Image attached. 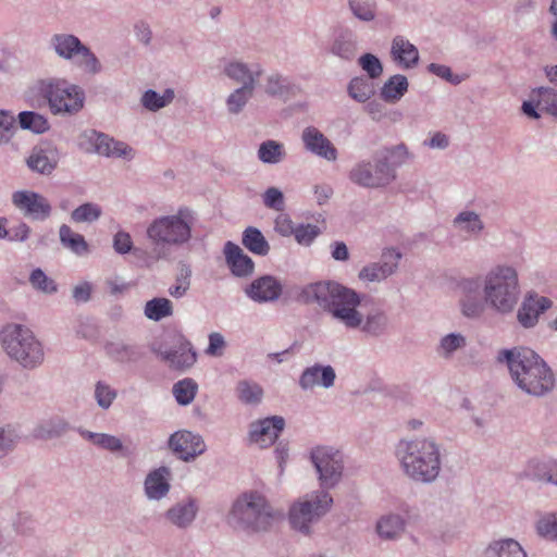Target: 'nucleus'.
<instances>
[{"instance_id":"obj_1","label":"nucleus","mask_w":557,"mask_h":557,"mask_svg":"<svg viewBox=\"0 0 557 557\" xmlns=\"http://www.w3.org/2000/svg\"><path fill=\"white\" fill-rule=\"evenodd\" d=\"M299 299L306 305H315L346 330H358L371 337H380L387 332V313L381 308H373L367 313L361 312L359 307L362 296L337 282L308 284L301 289Z\"/></svg>"},{"instance_id":"obj_2","label":"nucleus","mask_w":557,"mask_h":557,"mask_svg":"<svg viewBox=\"0 0 557 557\" xmlns=\"http://www.w3.org/2000/svg\"><path fill=\"white\" fill-rule=\"evenodd\" d=\"M459 307L468 319L481 318L486 308L499 314L511 313L520 299L521 288L517 269L508 263L491 267L482 276L461 278Z\"/></svg>"},{"instance_id":"obj_3","label":"nucleus","mask_w":557,"mask_h":557,"mask_svg":"<svg viewBox=\"0 0 557 557\" xmlns=\"http://www.w3.org/2000/svg\"><path fill=\"white\" fill-rule=\"evenodd\" d=\"M497 361L507 366L512 382L524 394L543 397L554 389V372L534 350L527 347L502 349Z\"/></svg>"},{"instance_id":"obj_4","label":"nucleus","mask_w":557,"mask_h":557,"mask_svg":"<svg viewBox=\"0 0 557 557\" xmlns=\"http://www.w3.org/2000/svg\"><path fill=\"white\" fill-rule=\"evenodd\" d=\"M196 222V212L188 207H180L173 214L153 219L146 230L152 246L151 258L156 261L170 260L174 249L190 243Z\"/></svg>"},{"instance_id":"obj_5","label":"nucleus","mask_w":557,"mask_h":557,"mask_svg":"<svg viewBox=\"0 0 557 557\" xmlns=\"http://www.w3.org/2000/svg\"><path fill=\"white\" fill-rule=\"evenodd\" d=\"M414 159V154L404 143L384 147L371 160L356 162L349 173V181L363 188L377 189L391 185L397 177V168Z\"/></svg>"},{"instance_id":"obj_6","label":"nucleus","mask_w":557,"mask_h":557,"mask_svg":"<svg viewBox=\"0 0 557 557\" xmlns=\"http://www.w3.org/2000/svg\"><path fill=\"white\" fill-rule=\"evenodd\" d=\"M396 457L404 474L416 483L432 484L442 471V447L432 437L399 441Z\"/></svg>"},{"instance_id":"obj_7","label":"nucleus","mask_w":557,"mask_h":557,"mask_svg":"<svg viewBox=\"0 0 557 557\" xmlns=\"http://www.w3.org/2000/svg\"><path fill=\"white\" fill-rule=\"evenodd\" d=\"M276 517L277 511L262 493L246 491L233 500L226 522L235 531L258 534L268 532Z\"/></svg>"},{"instance_id":"obj_8","label":"nucleus","mask_w":557,"mask_h":557,"mask_svg":"<svg viewBox=\"0 0 557 557\" xmlns=\"http://www.w3.org/2000/svg\"><path fill=\"white\" fill-rule=\"evenodd\" d=\"M5 354L25 370H35L45 361V349L34 332L21 324H8L0 333Z\"/></svg>"},{"instance_id":"obj_9","label":"nucleus","mask_w":557,"mask_h":557,"mask_svg":"<svg viewBox=\"0 0 557 557\" xmlns=\"http://www.w3.org/2000/svg\"><path fill=\"white\" fill-rule=\"evenodd\" d=\"M39 95L47 100L50 112L54 115H74L85 103V91L78 85L66 79L50 77L37 84Z\"/></svg>"},{"instance_id":"obj_10","label":"nucleus","mask_w":557,"mask_h":557,"mask_svg":"<svg viewBox=\"0 0 557 557\" xmlns=\"http://www.w3.org/2000/svg\"><path fill=\"white\" fill-rule=\"evenodd\" d=\"M49 48L59 59L74 64L87 75L96 76L103 71L96 53L74 34H53L49 39Z\"/></svg>"},{"instance_id":"obj_11","label":"nucleus","mask_w":557,"mask_h":557,"mask_svg":"<svg viewBox=\"0 0 557 557\" xmlns=\"http://www.w3.org/2000/svg\"><path fill=\"white\" fill-rule=\"evenodd\" d=\"M332 504V496L323 490L305 495L289 508L288 519L292 528L304 535H309L312 524L330 511Z\"/></svg>"},{"instance_id":"obj_12","label":"nucleus","mask_w":557,"mask_h":557,"mask_svg":"<svg viewBox=\"0 0 557 557\" xmlns=\"http://www.w3.org/2000/svg\"><path fill=\"white\" fill-rule=\"evenodd\" d=\"M310 459L323 490L338 484L343 475L344 459L337 449L329 446L314 447L310 453Z\"/></svg>"},{"instance_id":"obj_13","label":"nucleus","mask_w":557,"mask_h":557,"mask_svg":"<svg viewBox=\"0 0 557 557\" xmlns=\"http://www.w3.org/2000/svg\"><path fill=\"white\" fill-rule=\"evenodd\" d=\"M169 448L178 459L190 462L206 451V444L199 434L187 430L173 433L168 442Z\"/></svg>"},{"instance_id":"obj_14","label":"nucleus","mask_w":557,"mask_h":557,"mask_svg":"<svg viewBox=\"0 0 557 557\" xmlns=\"http://www.w3.org/2000/svg\"><path fill=\"white\" fill-rule=\"evenodd\" d=\"M401 253L395 248L384 249L381 261L363 267L358 277L362 282L380 283L393 275L399 265Z\"/></svg>"},{"instance_id":"obj_15","label":"nucleus","mask_w":557,"mask_h":557,"mask_svg":"<svg viewBox=\"0 0 557 557\" xmlns=\"http://www.w3.org/2000/svg\"><path fill=\"white\" fill-rule=\"evenodd\" d=\"M12 202L24 216L35 221H45L51 214L49 201L35 191L17 190L12 195Z\"/></svg>"},{"instance_id":"obj_16","label":"nucleus","mask_w":557,"mask_h":557,"mask_svg":"<svg viewBox=\"0 0 557 557\" xmlns=\"http://www.w3.org/2000/svg\"><path fill=\"white\" fill-rule=\"evenodd\" d=\"M336 380L335 369L331 364L314 363L301 372L298 384L302 391H312L317 387L329 389Z\"/></svg>"},{"instance_id":"obj_17","label":"nucleus","mask_w":557,"mask_h":557,"mask_svg":"<svg viewBox=\"0 0 557 557\" xmlns=\"http://www.w3.org/2000/svg\"><path fill=\"white\" fill-rule=\"evenodd\" d=\"M304 147L310 153L329 162L337 160L338 151L331 140L317 127L308 126L301 133Z\"/></svg>"},{"instance_id":"obj_18","label":"nucleus","mask_w":557,"mask_h":557,"mask_svg":"<svg viewBox=\"0 0 557 557\" xmlns=\"http://www.w3.org/2000/svg\"><path fill=\"white\" fill-rule=\"evenodd\" d=\"M281 282L272 275H263L253 280L244 289L246 296L255 302L267 304L277 300L282 295Z\"/></svg>"},{"instance_id":"obj_19","label":"nucleus","mask_w":557,"mask_h":557,"mask_svg":"<svg viewBox=\"0 0 557 557\" xmlns=\"http://www.w3.org/2000/svg\"><path fill=\"white\" fill-rule=\"evenodd\" d=\"M549 298L531 292L524 297L517 312L518 322L525 329L535 326L542 313L552 307Z\"/></svg>"},{"instance_id":"obj_20","label":"nucleus","mask_w":557,"mask_h":557,"mask_svg":"<svg viewBox=\"0 0 557 557\" xmlns=\"http://www.w3.org/2000/svg\"><path fill=\"white\" fill-rule=\"evenodd\" d=\"M199 511L197 499L186 497L173 504L165 512L166 523L180 530H186L191 527Z\"/></svg>"},{"instance_id":"obj_21","label":"nucleus","mask_w":557,"mask_h":557,"mask_svg":"<svg viewBox=\"0 0 557 557\" xmlns=\"http://www.w3.org/2000/svg\"><path fill=\"white\" fill-rule=\"evenodd\" d=\"M171 469L161 466L150 470L144 480V493L147 499L159 502L165 498L171 490Z\"/></svg>"},{"instance_id":"obj_22","label":"nucleus","mask_w":557,"mask_h":557,"mask_svg":"<svg viewBox=\"0 0 557 557\" xmlns=\"http://www.w3.org/2000/svg\"><path fill=\"white\" fill-rule=\"evenodd\" d=\"M285 421L282 417L273 416L251 423L250 440L260 447H267L275 442L283 431Z\"/></svg>"},{"instance_id":"obj_23","label":"nucleus","mask_w":557,"mask_h":557,"mask_svg":"<svg viewBox=\"0 0 557 557\" xmlns=\"http://www.w3.org/2000/svg\"><path fill=\"white\" fill-rule=\"evenodd\" d=\"M223 73L240 87H257L259 77L262 74V67L259 64L248 65L242 61H230L223 67Z\"/></svg>"},{"instance_id":"obj_24","label":"nucleus","mask_w":557,"mask_h":557,"mask_svg":"<svg viewBox=\"0 0 557 557\" xmlns=\"http://www.w3.org/2000/svg\"><path fill=\"white\" fill-rule=\"evenodd\" d=\"M391 58L401 69L410 70L419 63V50L407 38L397 35L392 40Z\"/></svg>"},{"instance_id":"obj_25","label":"nucleus","mask_w":557,"mask_h":557,"mask_svg":"<svg viewBox=\"0 0 557 557\" xmlns=\"http://www.w3.org/2000/svg\"><path fill=\"white\" fill-rule=\"evenodd\" d=\"M224 253L226 262L235 276L246 277L252 274L255 263L249 256L244 253L238 245L227 242L224 247Z\"/></svg>"},{"instance_id":"obj_26","label":"nucleus","mask_w":557,"mask_h":557,"mask_svg":"<svg viewBox=\"0 0 557 557\" xmlns=\"http://www.w3.org/2000/svg\"><path fill=\"white\" fill-rule=\"evenodd\" d=\"M104 350L110 359L120 363L137 362L143 357V352L137 345L122 339L108 342Z\"/></svg>"},{"instance_id":"obj_27","label":"nucleus","mask_w":557,"mask_h":557,"mask_svg":"<svg viewBox=\"0 0 557 557\" xmlns=\"http://www.w3.org/2000/svg\"><path fill=\"white\" fill-rule=\"evenodd\" d=\"M453 226L468 238H478L484 231L485 224L481 215L473 210H462L453 219Z\"/></svg>"},{"instance_id":"obj_28","label":"nucleus","mask_w":557,"mask_h":557,"mask_svg":"<svg viewBox=\"0 0 557 557\" xmlns=\"http://www.w3.org/2000/svg\"><path fill=\"white\" fill-rule=\"evenodd\" d=\"M160 356L172 369L185 370L190 368L197 359V355L189 342H182L176 348L160 351Z\"/></svg>"},{"instance_id":"obj_29","label":"nucleus","mask_w":557,"mask_h":557,"mask_svg":"<svg viewBox=\"0 0 557 557\" xmlns=\"http://www.w3.org/2000/svg\"><path fill=\"white\" fill-rule=\"evenodd\" d=\"M483 557H528V554L517 540L500 537L487 544Z\"/></svg>"},{"instance_id":"obj_30","label":"nucleus","mask_w":557,"mask_h":557,"mask_svg":"<svg viewBox=\"0 0 557 557\" xmlns=\"http://www.w3.org/2000/svg\"><path fill=\"white\" fill-rule=\"evenodd\" d=\"M375 531L380 539L385 541H397L406 531L401 515L387 512L381 516L375 524Z\"/></svg>"},{"instance_id":"obj_31","label":"nucleus","mask_w":557,"mask_h":557,"mask_svg":"<svg viewBox=\"0 0 557 557\" xmlns=\"http://www.w3.org/2000/svg\"><path fill=\"white\" fill-rule=\"evenodd\" d=\"M78 434L92 445L111 454L124 455L125 446L122 440L109 433L91 432L83 428H78Z\"/></svg>"},{"instance_id":"obj_32","label":"nucleus","mask_w":557,"mask_h":557,"mask_svg":"<svg viewBox=\"0 0 557 557\" xmlns=\"http://www.w3.org/2000/svg\"><path fill=\"white\" fill-rule=\"evenodd\" d=\"M96 140L100 139L98 154L108 158H123L132 160L135 156L134 149L127 144L115 140L110 136H96Z\"/></svg>"},{"instance_id":"obj_33","label":"nucleus","mask_w":557,"mask_h":557,"mask_svg":"<svg viewBox=\"0 0 557 557\" xmlns=\"http://www.w3.org/2000/svg\"><path fill=\"white\" fill-rule=\"evenodd\" d=\"M409 83L405 75L395 74L382 86L380 97L387 103L398 102L408 91Z\"/></svg>"},{"instance_id":"obj_34","label":"nucleus","mask_w":557,"mask_h":557,"mask_svg":"<svg viewBox=\"0 0 557 557\" xmlns=\"http://www.w3.org/2000/svg\"><path fill=\"white\" fill-rule=\"evenodd\" d=\"M61 245L77 257L88 255L89 246L84 236L75 233L69 225L62 224L59 228Z\"/></svg>"},{"instance_id":"obj_35","label":"nucleus","mask_w":557,"mask_h":557,"mask_svg":"<svg viewBox=\"0 0 557 557\" xmlns=\"http://www.w3.org/2000/svg\"><path fill=\"white\" fill-rule=\"evenodd\" d=\"M294 90L295 85L278 72H272L265 77L264 92L268 96L286 99L295 94Z\"/></svg>"},{"instance_id":"obj_36","label":"nucleus","mask_w":557,"mask_h":557,"mask_svg":"<svg viewBox=\"0 0 557 557\" xmlns=\"http://www.w3.org/2000/svg\"><path fill=\"white\" fill-rule=\"evenodd\" d=\"M71 429L70 423L61 417L50 418L35 429V436L39 440H53L63 436Z\"/></svg>"},{"instance_id":"obj_37","label":"nucleus","mask_w":557,"mask_h":557,"mask_svg":"<svg viewBox=\"0 0 557 557\" xmlns=\"http://www.w3.org/2000/svg\"><path fill=\"white\" fill-rule=\"evenodd\" d=\"M242 243L250 252L262 257L267 256L271 249L262 232L255 226L245 228Z\"/></svg>"},{"instance_id":"obj_38","label":"nucleus","mask_w":557,"mask_h":557,"mask_svg":"<svg viewBox=\"0 0 557 557\" xmlns=\"http://www.w3.org/2000/svg\"><path fill=\"white\" fill-rule=\"evenodd\" d=\"M235 392L238 400L248 406H257L263 398L261 385L250 380L238 381Z\"/></svg>"},{"instance_id":"obj_39","label":"nucleus","mask_w":557,"mask_h":557,"mask_svg":"<svg viewBox=\"0 0 557 557\" xmlns=\"http://www.w3.org/2000/svg\"><path fill=\"white\" fill-rule=\"evenodd\" d=\"M175 92L172 88H166L162 94L153 89L146 90L140 98L141 106L151 112H157L173 102Z\"/></svg>"},{"instance_id":"obj_40","label":"nucleus","mask_w":557,"mask_h":557,"mask_svg":"<svg viewBox=\"0 0 557 557\" xmlns=\"http://www.w3.org/2000/svg\"><path fill=\"white\" fill-rule=\"evenodd\" d=\"M27 165L40 174H50L57 166V159L52 150L35 148L27 159Z\"/></svg>"},{"instance_id":"obj_41","label":"nucleus","mask_w":557,"mask_h":557,"mask_svg":"<svg viewBox=\"0 0 557 557\" xmlns=\"http://www.w3.org/2000/svg\"><path fill=\"white\" fill-rule=\"evenodd\" d=\"M533 95L540 111L557 120V88L541 86L533 89Z\"/></svg>"},{"instance_id":"obj_42","label":"nucleus","mask_w":557,"mask_h":557,"mask_svg":"<svg viewBox=\"0 0 557 557\" xmlns=\"http://www.w3.org/2000/svg\"><path fill=\"white\" fill-rule=\"evenodd\" d=\"M256 88L237 87L225 99L226 110L231 115L240 114L252 99Z\"/></svg>"},{"instance_id":"obj_43","label":"nucleus","mask_w":557,"mask_h":557,"mask_svg":"<svg viewBox=\"0 0 557 557\" xmlns=\"http://www.w3.org/2000/svg\"><path fill=\"white\" fill-rule=\"evenodd\" d=\"M347 91L355 101L363 103L374 95L375 88L370 78L357 76L349 82Z\"/></svg>"},{"instance_id":"obj_44","label":"nucleus","mask_w":557,"mask_h":557,"mask_svg":"<svg viewBox=\"0 0 557 557\" xmlns=\"http://www.w3.org/2000/svg\"><path fill=\"white\" fill-rule=\"evenodd\" d=\"M285 156L284 145L273 139L261 143L258 149L259 160L267 164H277L284 160Z\"/></svg>"},{"instance_id":"obj_45","label":"nucleus","mask_w":557,"mask_h":557,"mask_svg":"<svg viewBox=\"0 0 557 557\" xmlns=\"http://www.w3.org/2000/svg\"><path fill=\"white\" fill-rule=\"evenodd\" d=\"M467 346V339L461 333H449L440 339L436 354L443 359H450L453 355Z\"/></svg>"},{"instance_id":"obj_46","label":"nucleus","mask_w":557,"mask_h":557,"mask_svg":"<svg viewBox=\"0 0 557 557\" xmlns=\"http://www.w3.org/2000/svg\"><path fill=\"white\" fill-rule=\"evenodd\" d=\"M550 466V460L532 459L525 465L520 478L546 484Z\"/></svg>"},{"instance_id":"obj_47","label":"nucleus","mask_w":557,"mask_h":557,"mask_svg":"<svg viewBox=\"0 0 557 557\" xmlns=\"http://www.w3.org/2000/svg\"><path fill=\"white\" fill-rule=\"evenodd\" d=\"M173 313L172 302L166 298H153L146 302L145 315L152 321H160Z\"/></svg>"},{"instance_id":"obj_48","label":"nucleus","mask_w":557,"mask_h":557,"mask_svg":"<svg viewBox=\"0 0 557 557\" xmlns=\"http://www.w3.org/2000/svg\"><path fill=\"white\" fill-rule=\"evenodd\" d=\"M18 123L23 129H29L34 133L41 134L49 129L48 120L36 112L23 111L18 114Z\"/></svg>"},{"instance_id":"obj_49","label":"nucleus","mask_w":557,"mask_h":557,"mask_svg":"<svg viewBox=\"0 0 557 557\" xmlns=\"http://www.w3.org/2000/svg\"><path fill=\"white\" fill-rule=\"evenodd\" d=\"M197 389V383L193 379L187 377L173 385V395L180 405L186 406L194 400Z\"/></svg>"},{"instance_id":"obj_50","label":"nucleus","mask_w":557,"mask_h":557,"mask_svg":"<svg viewBox=\"0 0 557 557\" xmlns=\"http://www.w3.org/2000/svg\"><path fill=\"white\" fill-rule=\"evenodd\" d=\"M535 529L540 536L557 541V511L542 515L536 521Z\"/></svg>"},{"instance_id":"obj_51","label":"nucleus","mask_w":557,"mask_h":557,"mask_svg":"<svg viewBox=\"0 0 557 557\" xmlns=\"http://www.w3.org/2000/svg\"><path fill=\"white\" fill-rule=\"evenodd\" d=\"M117 396L116 389L110 386L108 383L99 381L95 385L94 397L97 405L103 409L108 410Z\"/></svg>"},{"instance_id":"obj_52","label":"nucleus","mask_w":557,"mask_h":557,"mask_svg":"<svg viewBox=\"0 0 557 557\" xmlns=\"http://www.w3.org/2000/svg\"><path fill=\"white\" fill-rule=\"evenodd\" d=\"M348 5L354 16L362 22L375 18V4L370 0H349Z\"/></svg>"},{"instance_id":"obj_53","label":"nucleus","mask_w":557,"mask_h":557,"mask_svg":"<svg viewBox=\"0 0 557 557\" xmlns=\"http://www.w3.org/2000/svg\"><path fill=\"white\" fill-rule=\"evenodd\" d=\"M101 215V209L98 205L87 202L79 207H77L75 210L71 213L72 221L76 223H84V222H94L98 220Z\"/></svg>"},{"instance_id":"obj_54","label":"nucleus","mask_w":557,"mask_h":557,"mask_svg":"<svg viewBox=\"0 0 557 557\" xmlns=\"http://www.w3.org/2000/svg\"><path fill=\"white\" fill-rule=\"evenodd\" d=\"M29 283L35 289L45 294H54L58 290L55 282L39 268L32 271Z\"/></svg>"},{"instance_id":"obj_55","label":"nucleus","mask_w":557,"mask_h":557,"mask_svg":"<svg viewBox=\"0 0 557 557\" xmlns=\"http://www.w3.org/2000/svg\"><path fill=\"white\" fill-rule=\"evenodd\" d=\"M17 440L18 436L13 426L7 425L0 428V459L5 458L14 450Z\"/></svg>"},{"instance_id":"obj_56","label":"nucleus","mask_w":557,"mask_h":557,"mask_svg":"<svg viewBox=\"0 0 557 557\" xmlns=\"http://www.w3.org/2000/svg\"><path fill=\"white\" fill-rule=\"evenodd\" d=\"M397 513L401 515L405 527L416 525L421 522L422 516L419 506L414 503L400 502L397 505Z\"/></svg>"},{"instance_id":"obj_57","label":"nucleus","mask_w":557,"mask_h":557,"mask_svg":"<svg viewBox=\"0 0 557 557\" xmlns=\"http://www.w3.org/2000/svg\"><path fill=\"white\" fill-rule=\"evenodd\" d=\"M361 69L368 74L367 78L376 79L383 74V65L380 59L372 53H364L358 60Z\"/></svg>"},{"instance_id":"obj_58","label":"nucleus","mask_w":557,"mask_h":557,"mask_svg":"<svg viewBox=\"0 0 557 557\" xmlns=\"http://www.w3.org/2000/svg\"><path fill=\"white\" fill-rule=\"evenodd\" d=\"M320 228L314 224H299L296 226L295 239L299 245L309 246L319 236Z\"/></svg>"},{"instance_id":"obj_59","label":"nucleus","mask_w":557,"mask_h":557,"mask_svg":"<svg viewBox=\"0 0 557 557\" xmlns=\"http://www.w3.org/2000/svg\"><path fill=\"white\" fill-rule=\"evenodd\" d=\"M356 44L351 38L339 37L332 46V53L344 59L350 60L355 57Z\"/></svg>"},{"instance_id":"obj_60","label":"nucleus","mask_w":557,"mask_h":557,"mask_svg":"<svg viewBox=\"0 0 557 557\" xmlns=\"http://www.w3.org/2000/svg\"><path fill=\"white\" fill-rule=\"evenodd\" d=\"M263 205L275 211H283L285 207L284 195L277 187H269L262 195Z\"/></svg>"},{"instance_id":"obj_61","label":"nucleus","mask_w":557,"mask_h":557,"mask_svg":"<svg viewBox=\"0 0 557 557\" xmlns=\"http://www.w3.org/2000/svg\"><path fill=\"white\" fill-rule=\"evenodd\" d=\"M113 249L119 255H125L131 251L137 253L139 249L133 247V240L129 233L125 231H119L113 236Z\"/></svg>"},{"instance_id":"obj_62","label":"nucleus","mask_w":557,"mask_h":557,"mask_svg":"<svg viewBox=\"0 0 557 557\" xmlns=\"http://www.w3.org/2000/svg\"><path fill=\"white\" fill-rule=\"evenodd\" d=\"M13 128H15L14 115L10 111L0 110V144L9 141Z\"/></svg>"},{"instance_id":"obj_63","label":"nucleus","mask_w":557,"mask_h":557,"mask_svg":"<svg viewBox=\"0 0 557 557\" xmlns=\"http://www.w3.org/2000/svg\"><path fill=\"white\" fill-rule=\"evenodd\" d=\"M209 344L206 354L211 357H221L224 354L226 342L224 336L219 332H212L208 336Z\"/></svg>"},{"instance_id":"obj_64","label":"nucleus","mask_w":557,"mask_h":557,"mask_svg":"<svg viewBox=\"0 0 557 557\" xmlns=\"http://www.w3.org/2000/svg\"><path fill=\"white\" fill-rule=\"evenodd\" d=\"M96 136H107L103 133H99L95 129H87L81 135L79 146L86 152L98 153V147L100 139L96 140Z\"/></svg>"}]
</instances>
